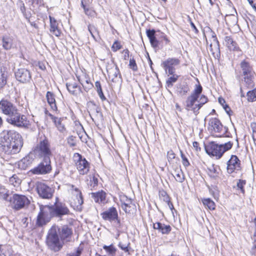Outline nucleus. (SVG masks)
Wrapping results in <instances>:
<instances>
[{
    "label": "nucleus",
    "instance_id": "obj_14",
    "mask_svg": "<svg viewBox=\"0 0 256 256\" xmlns=\"http://www.w3.org/2000/svg\"><path fill=\"white\" fill-rule=\"evenodd\" d=\"M51 169L50 158H44L42 162L32 170L31 172L35 174H46L49 172Z\"/></svg>",
    "mask_w": 256,
    "mask_h": 256
},
{
    "label": "nucleus",
    "instance_id": "obj_9",
    "mask_svg": "<svg viewBox=\"0 0 256 256\" xmlns=\"http://www.w3.org/2000/svg\"><path fill=\"white\" fill-rule=\"evenodd\" d=\"M49 206L42 205L40 206V212H39L36 220V224L42 226L48 223L52 216L50 210Z\"/></svg>",
    "mask_w": 256,
    "mask_h": 256
},
{
    "label": "nucleus",
    "instance_id": "obj_50",
    "mask_svg": "<svg viewBox=\"0 0 256 256\" xmlns=\"http://www.w3.org/2000/svg\"><path fill=\"white\" fill-rule=\"evenodd\" d=\"M208 102V98L204 95H202L199 100L198 101V105L200 106V109L201 107Z\"/></svg>",
    "mask_w": 256,
    "mask_h": 256
},
{
    "label": "nucleus",
    "instance_id": "obj_62",
    "mask_svg": "<svg viewBox=\"0 0 256 256\" xmlns=\"http://www.w3.org/2000/svg\"><path fill=\"white\" fill-rule=\"evenodd\" d=\"M95 87L96 90L97 92H100L102 90V88L101 86L100 83L99 81H96L95 82Z\"/></svg>",
    "mask_w": 256,
    "mask_h": 256
},
{
    "label": "nucleus",
    "instance_id": "obj_57",
    "mask_svg": "<svg viewBox=\"0 0 256 256\" xmlns=\"http://www.w3.org/2000/svg\"><path fill=\"white\" fill-rule=\"evenodd\" d=\"M121 48V45L118 42H115L112 44V48L114 51H116Z\"/></svg>",
    "mask_w": 256,
    "mask_h": 256
},
{
    "label": "nucleus",
    "instance_id": "obj_46",
    "mask_svg": "<svg viewBox=\"0 0 256 256\" xmlns=\"http://www.w3.org/2000/svg\"><path fill=\"white\" fill-rule=\"evenodd\" d=\"M209 175L210 176V177L216 178L217 177H218V172L217 171V170L216 168L212 166L211 168L210 169Z\"/></svg>",
    "mask_w": 256,
    "mask_h": 256
},
{
    "label": "nucleus",
    "instance_id": "obj_58",
    "mask_svg": "<svg viewBox=\"0 0 256 256\" xmlns=\"http://www.w3.org/2000/svg\"><path fill=\"white\" fill-rule=\"evenodd\" d=\"M156 31L154 30H146V34L148 38L154 37Z\"/></svg>",
    "mask_w": 256,
    "mask_h": 256
},
{
    "label": "nucleus",
    "instance_id": "obj_6",
    "mask_svg": "<svg viewBox=\"0 0 256 256\" xmlns=\"http://www.w3.org/2000/svg\"><path fill=\"white\" fill-rule=\"evenodd\" d=\"M36 154L43 158H50L52 152L50 148V144L46 138L40 140L34 149Z\"/></svg>",
    "mask_w": 256,
    "mask_h": 256
},
{
    "label": "nucleus",
    "instance_id": "obj_51",
    "mask_svg": "<svg viewBox=\"0 0 256 256\" xmlns=\"http://www.w3.org/2000/svg\"><path fill=\"white\" fill-rule=\"evenodd\" d=\"M130 67L131 69H132L134 71H136L138 70L137 65L136 64V61L134 58H130Z\"/></svg>",
    "mask_w": 256,
    "mask_h": 256
},
{
    "label": "nucleus",
    "instance_id": "obj_37",
    "mask_svg": "<svg viewBox=\"0 0 256 256\" xmlns=\"http://www.w3.org/2000/svg\"><path fill=\"white\" fill-rule=\"evenodd\" d=\"M88 30L94 39L96 40V36L100 37L98 29L94 25L90 24L88 26Z\"/></svg>",
    "mask_w": 256,
    "mask_h": 256
},
{
    "label": "nucleus",
    "instance_id": "obj_64",
    "mask_svg": "<svg viewBox=\"0 0 256 256\" xmlns=\"http://www.w3.org/2000/svg\"><path fill=\"white\" fill-rule=\"evenodd\" d=\"M123 54H124V60H127L129 57V51L128 49L124 50H123Z\"/></svg>",
    "mask_w": 256,
    "mask_h": 256
},
{
    "label": "nucleus",
    "instance_id": "obj_19",
    "mask_svg": "<svg viewBox=\"0 0 256 256\" xmlns=\"http://www.w3.org/2000/svg\"><path fill=\"white\" fill-rule=\"evenodd\" d=\"M34 160V154L32 152L29 153L18 162V168L22 170L26 169L32 164Z\"/></svg>",
    "mask_w": 256,
    "mask_h": 256
},
{
    "label": "nucleus",
    "instance_id": "obj_34",
    "mask_svg": "<svg viewBox=\"0 0 256 256\" xmlns=\"http://www.w3.org/2000/svg\"><path fill=\"white\" fill-rule=\"evenodd\" d=\"M254 75L250 76H244V82L245 83L246 86L248 88H252L254 87Z\"/></svg>",
    "mask_w": 256,
    "mask_h": 256
},
{
    "label": "nucleus",
    "instance_id": "obj_4",
    "mask_svg": "<svg viewBox=\"0 0 256 256\" xmlns=\"http://www.w3.org/2000/svg\"><path fill=\"white\" fill-rule=\"evenodd\" d=\"M232 145L233 144L230 142L222 144L212 142L206 147L205 149L208 155L215 156L216 159H219L226 152L232 148Z\"/></svg>",
    "mask_w": 256,
    "mask_h": 256
},
{
    "label": "nucleus",
    "instance_id": "obj_41",
    "mask_svg": "<svg viewBox=\"0 0 256 256\" xmlns=\"http://www.w3.org/2000/svg\"><path fill=\"white\" fill-rule=\"evenodd\" d=\"M103 248L110 255L115 254L116 251V248L112 244L108 246L104 245Z\"/></svg>",
    "mask_w": 256,
    "mask_h": 256
},
{
    "label": "nucleus",
    "instance_id": "obj_55",
    "mask_svg": "<svg viewBox=\"0 0 256 256\" xmlns=\"http://www.w3.org/2000/svg\"><path fill=\"white\" fill-rule=\"evenodd\" d=\"M130 245V244H123L122 242H119L118 244V246L123 250H124L125 252H128L129 251L128 249V246Z\"/></svg>",
    "mask_w": 256,
    "mask_h": 256
},
{
    "label": "nucleus",
    "instance_id": "obj_16",
    "mask_svg": "<svg viewBox=\"0 0 256 256\" xmlns=\"http://www.w3.org/2000/svg\"><path fill=\"white\" fill-rule=\"evenodd\" d=\"M16 79L22 83H26L30 82L32 75L30 71L25 68H18L15 72Z\"/></svg>",
    "mask_w": 256,
    "mask_h": 256
},
{
    "label": "nucleus",
    "instance_id": "obj_15",
    "mask_svg": "<svg viewBox=\"0 0 256 256\" xmlns=\"http://www.w3.org/2000/svg\"><path fill=\"white\" fill-rule=\"evenodd\" d=\"M67 186L68 192L76 197V199L74 200V206L78 208L82 206L84 200L80 190L73 184H68Z\"/></svg>",
    "mask_w": 256,
    "mask_h": 256
},
{
    "label": "nucleus",
    "instance_id": "obj_8",
    "mask_svg": "<svg viewBox=\"0 0 256 256\" xmlns=\"http://www.w3.org/2000/svg\"><path fill=\"white\" fill-rule=\"evenodd\" d=\"M12 208L18 210L28 206L30 203L28 198L24 195L14 194L10 199Z\"/></svg>",
    "mask_w": 256,
    "mask_h": 256
},
{
    "label": "nucleus",
    "instance_id": "obj_49",
    "mask_svg": "<svg viewBox=\"0 0 256 256\" xmlns=\"http://www.w3.org/2000/svg\"><path fill=\"white\" fill-rule=\"evenodd\" d=\"M246 181L245 180H239L237 182V186L238 188L240 189L242 193L244 192V186L246 184Z\"/></svg>",
    "mask_w": 256,
    "mask_h": 256
},
{
    "label": "nucleus",
    "instance_id": "obj_31",
    "mask_svg": "<svg viewBox=\"0 0 256 256\" xmlns=\"http://www.w3.org/2000/svg\"><path fill=\"white\" fill-rule=\"evenodd\" d=\"M46 98L51 108L53 110H56L57 106H56V100L54 94L50 92H48L46 94Z\"/></svg>",
    "mask_w": 256,
    "mask_h": 256
},
{
    "label": "nucleus",
    "instance_id": "obj_60",
    "mask_svg": "<svg viewBox=\"0 0 256 256\" xmlns=\"http://www.w3.org/2000/svg\"><path fill=\"white\" fill-rule=\"evenodd\" d=\"M90 182H91L90 186L94 187L98 184V178L95 176H93L92 180H90Z\"/></svg>",
    "mask_w": 256,
    "mask_h": 256
},
{
    "label": "nucleus",
    "instance_id": "obj_48",
    "mask_svg": "<svg viewBox=\"0 0 256 256\" xmlns=\"http://www.w3.org/2000/svg\"><path fill=\"white\" fill-rule=\"evenodd\" d=\"M180 156L182 158V163L184 166L185 168L188 167L190 165V162L186 158V156H184V154H183L182 152V150L180 151Z\"/></svg>",
    "mask_w": 256,
    "mask_h": 256
},
{
    "label": "nucleus",
    "instance_id": "obj_53",
    "mask_svg": "<svg viewBox=\"0 0 256 256\" xmlns=\"http://www.w3.org/2000/svg\"><path fill=\"white\" fill-rule=\"evenodd\" d=\"M161 195L164 197V200H165L166 202H168V204L169 205L170 208H172L171 206L173 208V206H172V204L170 202L169 198H168V194H166V193L165 192L163 191L162 192Z\"/></svg>",
    "mask_w": 256,
    "mask_h": 256
},
{
    "label": "nucleus",
    "instance_id": "obj_5",
    "mask_svg": "<svg viewBox=\"0 0 256 256\" xmlns=\"http://www.w3.org/2000/svg\"><path fill=\"white\" fill-rule=\"evenodd\" d=\"M202 88L200 84L196 85L193 92L188 96L185 102V108L188 111L192 110L196 115L198 113L200 106L196 102L202 93Z\"/></svg>",
    "mask_w": 256,
    "mask_h": 256
},
{
    "label": "nucleus",
    "instance_id": "obj_12",
    "mask_svg": "<svg viewBox=\"0 0 256 256\" xmlns=\"http://www.w3.org/2000/svg\"><path fill=\"white\" fill-rule=\"evenodd\" d=\"M101 216L104 220H108L110 222H114L116 226H120V220L118 218V212L115 208H110L102 212Z\"/></svg>",
    "mask_w": 256,
    "mask_h": 256
},
{
    "label": "nucleus",
    "instance_id": "obj_17",
    "mask_svg": "<svg viewBox=\"0 0 256 256\" xmlns=\"http://www.w3.org/2000/svg\"><path fill=\"white\" fill-rule=\"evenodd\" d=\"M240 161L237 156L232 155L227 162V172L228 174H232L240 170Z\"/></svg>",
    "mask_w": 256,
    "mask_h": 256
},
{
    "label": "nucleus",
    "instance_id": "obj_24",
    "mask_svg": "<svg viewBox=\"0 0 256 256\" xmlns=\"http://www.w3.org/2000/svg\"><path fill=\"white\" fill-rule=\"evenodd\" d=\"M50 32L53 34L57 37H58L61 34V31L58 26V23L56 20L50 16Z\"/></svg>",
    "mask_w": 256,
    "mask_h": 256
},
{
    "label": "nucleus",
    "instance_id": "obj_28",
    "mask_svg": "<svg viewBox=\"0 0 256 256\" xmlns=\"http://www.w3.org/2000/svg\"><path fill=\"white\" fill-rule=\"evenodd\" d=\"M224 41L226 46L230 50L235 51H238L239 50V48L238 46V44L230 36H225Z\"/></svg>",
    "mask_w": 256,
    "mask_h": 256
},
{
    "label": "nucleus",
    "instance_id": "obj_33",
    "mask_svg": "<svg viewBox=\"0 0 256 256\" xmlns=\"http://www.w3.org/2000/svg\"><path fill=\"white\" fill-rule=\"evenodd\" d=\"M172 176L176 181L178 182H182L184 181V176L183 172L180 169L175 170L172 174Z\"/></svg>",
    "mask_w": 256,
    "mask_h": 256
},
{
    "label": "nucleus",
    "instance_id": "obj_13",
    "mask_svg": "<svg viewBox=\"0 0 256 256\" xmlns=\"http://www.w3.org/2000/svg\"><path fill=\"white\" fill-rule=\"evenodd\" d=\"M36 188L39 196L42 198H50L54 192L52 188L41 182H37Z\"/></svg>",
    "mask_w": 256,
    "mask_h": 256
},
{
    "label": "nucleus",
    "instance_id": "obj_32",
    "mask_svg": "<svg viewBox=\"0 0 256 256\" xmlns=\"http://www.w3.org/2000/svg\"><path fill=\"white\" fill-rule=\"evenodd\" d=\"M79 82L82 86L84 90L86 92H88L94 86L93 84L90 82V80L85 76V80H83L80 77H77Z\"/></svg>",
    "mask_w": 256,
    "mask_h": 256
},
{
    "label": "nucleus",
    "instance_id": "obj_35",
    "mask_svg": "<svg viewBox=\"0 0 256 256\" xmlns=\"http://www.w3.org/2000/svg\"><path fill=\"white\" fill-rule=\"evenodd\" d=\"M202 202L204 205L207 207L210 210H214L215 209V204L214 202L210 198H204L202 200Z\"/></svg>",
    "mask_w": 256,
    "mask_h": 256
},
{
    "label": "nucleus",
    "instance_id": "obj_26",
    "mask_svg": "<svg viewBox=\"0 0 256 256\" xmlns=\"http://www.w3.org/2000/svg\"><path fill=\"white\" fill-rule=\"evenodd\" d=\"M212 42L210 44V50L212 53L214 54H220V49L219 42L216 37V35L213 33L212 35Z\"/></svg>",
    "mask_w": 256,
    "mask_h": 256
},
{
    "label": "nucleus",
    "instance_id": "obj_40",
    "mask_svg": "<svg viewBox=\"0 0 256 256\" xmlns=\"http://www.w3.org/2000/svg\"><path fill=\"white\" fill-rule=\"evenodd\" d=\"M247 100L250 102L256 101V90H250L246 94Z\"/></svg>",
    "mask_w": 256,
    "mask_h": 256
},
{
    "label": "nucleus",
    "instance_id": "obj_47",
    "mask_svg": "<svg viewBox=\"0 0 256 256\" xmlns=\"http://www.w3.org/2000/svg\"><path fill=\"white\" fill-rule=\"evenodd\" d=\"M82 5L84 9L86 14L90 16H94L95 12L93 10L89 8H86V6L82 2Z\"/></svg>",
    "mask_w": 256,
    "mask_h": 256
},
{
    "label": "nucleus",
    "instance_id": "obj_61",
    "mask_svg": "<svg viewBox=\"0 0 256 256\" xmlns=\"http://www.w3.org/2000/svg\"><path fill=\"white\" fill-rule=\"evenodd\" d=\"M32 2L34 6H40L43 4V0H32Z\"/></svg>",
    "mask_w": 256,
    "mask_h": 256
},
{
    "label": "nucleus",
    "instance_id": "obj_7",
    "mask_svg": "<svg viewBox=\"0 0 256 256\" xmlns=\"http://www.w3.org/2000/svg\"><path fill=\"white\" fill-rule=\"evenodd\" d=\"M57 232L64 245L67 246L74 240L72 230L67 225H64L60 228L57 226Z\"/></svg>",
    "mask_w": 256,
    "mask_h": 256
},
{
    "label": "nucleus",
    "instance_id": "obj_59",
    "mask_svg": "<svg viewBox=\"0 0 256 256\" xmlns=\"http://www.w3.org/2000/svg\"><path fill=\"white\" fill-rule=\"evenodd\" d=\"M167 156L168 160H172L175 158V154L172 150H170L168 152Z\"/></svg>",
    "mask_w": 256,
    "mask_h": 256
},
{
    "label": "nucleus",
    "instance_id": "obj_44",
    "mask_svg": "<svg viewBox=\"0 0 256 256\" xmlns=\"http://www.w3.org/2000/svg\"><path fill=\"white\" fill-rule=\"evenodd\" d=\"M21 180L17 176L14 174L10 178V182L14 186H18L20 183Z\"/></svg>",
    "mask_w": 256,
    "mask_h": 256
},
{
    "label": "nucleus",
    "instance_id": "obj_2",
    "mask_svg": "<svg viewBox=\"0 0 256 256\" xmlns=\"http://www.w3.org/2000/svg\"><path fill=\"white\" fill-rule=\"evenodd\" d=\"M0 112L8 116L6 121L12 125L22 127L27 124L26 117L22 115L16 106L6 100L0 102Z\"/></svg>",
    "mask_w": 256,
    "mask_h": 256
},
{
    "label": "nucleus",
    "instance_id": "obj_11",
    "mask_svg": "<svg viewBox=\"0 0 256 256\" xmlns=\"http://www.w3.org/2000/svg\"><path fill=\"white\" fill-rule=\"evenodd\" d=\"M58 200V198H56ZM51 215L53 217H61L69 214L70 211L64 204L58 202L57 200L52 206H49Z\"/></svg>",
    "mask_w": 256,
    "mask_h": 256
},
{
    "label": "nucleus",
    "instance_id": "obj_42",
    "mask_svg": "<svg viewBox=\"0 0 256 256\" xmlns=\"http://www.w3.org/2000/svg\"><path fill=\"white\" fill-rule=\"evenodd\" d=\"M189 90L190 89L187 84L180 85L178 88V92L181 96L186 95Z\"/></svg>",
    "mask_w": 256,
    "mask_h": 256
},
{
    "label": "nucleus",
    "instance_id": "obj_45",
    "mask_svg": "<svg viewBox=\"0 0 256 256\" xmlns=\"http://www.w3.org/2000/svg\"><path fill=\"white\" fill-rule=\"evenodd\" d=\"M120 202L122 206V205L126 204L127 206L128 204H131V202H132V200L131 198H128L126 196H120Z\"/></svg>",
    "mask_w": 256,
    "mask_h": 256
},
{
    "label": "nucleus",
    "instance_id": "obj_29",
    "mask_svg": "<svg viewBox=\"0 0 256 256\" xmlns=\"http://www.w3.org/2000/svg\"><path fill=\"white\" fill-rule=\"evenodd\" d=\"M208 124L212 128L214 132H219L222 131V125L218 118H211L209 121Z\"/></svg>",
    "mask_w": 256,
    "mask_h": 256
},
{
    "label": "nucleus",
    "instance_id": "obj_52",
    "mask_svg": "<svg viewBox=\"0 0 256 256\" xmlns=\"http://www.w3.org/2000/svg\"><path fill=\"white\" fill-rule=\"evenodd\" d=\"M150 40V42L152 44V46L154 47V48H157L158 46V44H159V42L158 41L156 40V38L154 36V38H149Z\"/></svg>",
    "mask_w": 256,
    "mask_h": 256
},
{
    "label": "nucleus",
    "instance_id": "obj_22",
    "mask_svg": "<svg viewBox=\"0 0 256 256\" xmlns=\"http://www.w3.org/2000/svg\"><path fill=\"white\" fill-rule=\"evenodd\" d=\"M153 228L163 234H168L172 230V228L170 225H166L159 222L153 224Z\"/></svg>",
    "mask_w": 256,
    "mask_h": 256
},
{
    "label": "nucleus",
    "instance_id": "obj_38",
    "mask_svg": "<svg viewBox=\"0 0 256 256\" xmlns=\"http://www.w3.org/2000/svg\"><path fill=\"white\" fill-rule=\"evenodd\" d=\"M7 82V73L2 71L0 72V88H3Z\"/></svg>",
    "mask_w": 256,
    "mask_h": 256
},
{
    "label": "nucleus",
    "instance_id": "obj_27",
    "mask_svg": "<svg viewBox=\"0 0 256 256\" xmlns=\"http://www.w3.org/2000/svg\"><path fill=\"white\" fill-rule=\"evenodd\" d=\"M240 66L242 70V72L244 76L254 75V72L252 68L250 66V64L243 61L240 64Z\"/></svg>",
    "mask_w": 256,
    "mask_h": 256
},
{
    "label": "nucleus",
    "instance_id": "obj_25",
    "mask_svg": "<svg viewBox=\"0 0 256 256\" xmlns=\"http://www.w3.org/2000/svg\"><path fill=\"white\" fill-rule=\"evenodd\" d=\"M108 76L113 82L118 81V78H120V70L117 66L107 70Z\"/></svg>",
    "mask_w": 256,
    "mask_h": 256
},
{
    "label": "nucleus",
    "instance_id": "obj_36",
    "mask_svg": "<svg viewBox=\"0 0 256 256\" xmlns=\"http://www.w3.org/2000/svg\"><path fill=\"white\" fill-rule=\"evenodd\" d=\"M122 208L126 213L131 214L136 210V205L133 202H132L131 204H128L127 206L126 204L122 205Z\"/></svg>",
    "mask_w": 256,
    "mask_h": 256
},
{
    "label": "nucleus",
    "instance_id": "obj_43",
    "mask_svg": "<svg viewBox=\"0 0 256 256\" xmlns=\"http://www.w3.org/2000/svg\"><path fill=\"white\" fill-rule=\"evenodd\" d=\"M84 248L80 245L76 248V251L66 254V256H80L83 251Z\"/></svg>",
    "mask_w": 256,
    "mask_h": 256
},
{
    "label": "nucleus",
    "instance_id": "obj_54",
    "mask_svg": "<svg viewBox=\"0 0 256 256\" xmlns=\"http://www.w3.org/2000/svg\"><path fill=\"white\" fill-rule=\"evenodd\" d=\"M76 138L72 136H70L68 139V143L69 144V145L71 146H74L76 145V142H74V138Z\"/></svg>",
    "mask_w": 256,
    "mask_h": 256
},
{
    "label": "nucleus",
    "instance_id": "obj_56",
    "mask_svg": "<svg viewBox=\"0 0 256 256\" xmlns=\"http://www.w3.org/2000/svg\"><path fill=\"white\" fill-rule=\"evenodd\" d=\"M254 244L251 248L250 252L252 256H256V239H254Z\"/></svg>",
    "mask_w": 256,
    "mask_h": 256
},
{
    "label": "nucleus",
    "instance_id": "obj_39",
    "mask_svg": "<svg viewBox=\"0 0 256 256\" xmlns=\"http://www.w3.org/2000/svg\"><path fill=\"white\" fill-rule=\"evenodd\" d=\"M171 75L172 76L170 77L166 81V86L168 88L172 87L173 86V84L177 81L179 77V76L174 74V73Z\"/></svg>",
    "mask_w": 256,
    "mask_h": 256
},
{
    "label": "nucleus",
    "instance_id": "obj_21",
    "mask_svg": "<svg viewBox=\"0 0 256 256\" xmlns=\"http://www.w3.org/2000/svg\"><path fill=\"white\" fill-rule=\"evenodd\" d=\"M2 42L3 48L8 50L13 47L14 38L10 34H6L2 36Z\"/></svg>",
    "mask_w": 256,
    "mask_h": 256
},
{
    "label": "nucleus",
    "instance_id": "obj_63",
    "mask_svg": "<svg viewBox=\"0 0 256 256\" xmlns=\"http://www.w3.org/2000/svg\"><path fill=\"white\" fill-rule=\"evenodd\" d=\"M8 196V195L6 192H0V198L7 200Z\"/></svg>",
    "mask_w": 256,
    "mask_h": 256
},
{
    "label": "nucleus",
    "instance_id": "obj_30",
    "mask_svg": "<svg viewBox=\"0 0 256 256\" xmlns=\"http://www.w3.org/2000/svg\"><path fill=\"white\" fill-rule=\"evenodd\" d=\"M66 86L68 92L76 96L81 92L80 88L78 86L75 82H68Z\"/></svg>",
    "mask_w": 256,
    "mask_h": 256
},
{
    "label": "nucleus",
    "instance_id": "obj_1",
    "mask_svg": "<svg viewBox=\"0 0 256 256\" xmlns=\"http://www.w3.org/2000/svg\"><path fill=\"white\" fill-rule=\"evenodd\" d=\"M24 142L22 136L14 131H3L0 133V150L8 155L18 153Z\"/></svg>",
    "mask_w": 256,
    "mask_h": 256
},
{
    "label": "nucleus",
    "instance_id": "obj_3",
    "mask_svg": "<svg viewBox=\"0 0 256 256\" xmlns=\"http://www.w3.org/2000/svg\"><path fill=\"white\" fill-rule=\"evenodd\" d=\"M48 248L53 252L61 250L64 246L59 238L57 232V226H53L48 231L46 240Z\"/></svg>",
    "mask_w": 256,
    "mask_h": 256
},
{
    "label": "nucleus",
    "instance_id": "obj_23",
    "mask_svg": "<svg viewBox=\"0 0 256 256\" xmlns=\"http://www.w3.org/2000/svg\"><path fill=\"white\" fill-rule=\"evenodd\" d=\"M91 195L92 198L98 204H105L106 202V194L104 190H102L96 192H92Z\"/></svg>",
    "mask_w": 256,
    "mask_h": 256
},
{
    "label": "nucleus",
    "instance_id": "obj_10",
    "mask_svg": "<svg viewBox=\"0 0 256 256\" xmlns=\"http://www.w3.org/2000/svg\"><path fill=\"white\" fill-rule=\"evenodd\" d=\"M74 158L80 174L82 175L86 174L90 170V164L86 158L78 153L74 154Z\"/></svg>",
    "mask_w": 256,
    "mask_h": 256
},
{
    "label": "nucleus",
    "instance_id": "obj_18",
    "mask_svg": "<svg viewBox=\"0 0 256 256\" xmlns=\"http://www.w3.org/2000/svg\"><path fill=\"white\" fill-rule=\"evenodd\" d=\"M180 64V60L176 58H168L163 62L162 65L166 72H168L169 74H173L175 72L174 66H178Z\"/></svg>",
    "mask_w": 256,
    "mask_h": 256
},
{
    "label": "nucleus",
    "instance_id": "obj_20",
    "mask_svg": "<svg viewBox=\"0 0 256 256\" xmlns=\"http://www.w3.org/2000/svg\"><path fill=\"white\" fill-rule=\"evenodd\" d=\"M48 116L52 120L55 126L57 128V130L60 132L64 133L66 132V128L65 127L64 124L63 122L64 118L54 116L51 114H49Z\"/></svg>",
    "mask_w": 256,
    "mask_h": 256
}]
</instances>
